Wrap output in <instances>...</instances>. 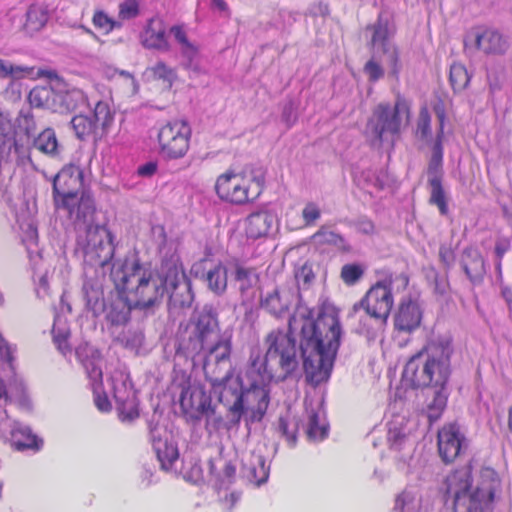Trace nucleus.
<instances>
[{"label":"nucleus","instance_id":"nucleus-30","mask_svg":"<svg viewBox=\"0 0 512 512\" xmlns=\"http://www.w3.org/2000/svg\"><path fill=\"white\" fill-rule=\"evenodd\" d=\"M85 299V308L92 312L94 318H98L106 312L108 305L104 297L102 288H97L94 285L84 284L82 287Z\"/></svg>","mask_w":512,"mask_h":512},{"label":"nucleus","instance_id":"nucleus-26","mask_svg":"<svg viewBox=\"0 0 512 512\" xmlns=\"http://www.w3.org/2000/svg\"><path fill=\"white\" fill-rule=\"evenodd\" d=\"M181 66L189 71L190 78L210 74V67L196 45L187 51H181Z\"/></svg>","mask_w":512,"mask_h":512},{"label":"nucleus","instance_id":"nucleus-37","mask_svg":"<svg viewBox=\"0 0 512 512\" xmlns=\"http://www.w3.org/2000/svg\"><path fill=\"white\" fill-rule=\"evenodd\" d=\"M156 440L153 439V442ZM164 449L160 446H157L156 443H153V448L155 450L158 461L160 462V467L164 471H170L172 465L176 460H178L180 453L176 443L168 442L167 440L163 443Z\"/></svg>","mask_w":512,"mask_h":512},{"label":"nucleus","instance_id":"nucleus-28","mask_svg":"<svg viewBox=\"0 0 512 512\" xmlns=\"http://www.w3.org/2000/svg\"><path fill=\"white\" fill-rule=\"evenodd\" d=\"M479 476L481 481L477 485L483 487V506L485 511L495 501L496 491L500 486L501 480L497 471L490 466H482Z\"/></svg>","mask_w":512,"mask_h":512},{"label":"nucleus","instance_id":"nucleus-12","mask_svg":"<svg viewBox=\"0 0 512 512\" xmlns=\"http://www.w3.org/2000/svg\"><path fill=\"white\" fill-rule=\"evenodd\" d=\"M423 309L411 294L402 297L394 314V329L399 332L412 333L420 327L423 319Z\"/></svg>","mask_w":512,"mask_h":512},{"label":"nucleus","instance_id":"nucleus-39","mask_svg":"<svg viewBox=\"0 0 512 512\" xmlns=\"http://www.w3.org/2000/svg\"><path fill=\"white\" fill-rule=\"evenodd\" d=\"M280 105V120L285 125L286 130H290L298 122L300 100L294 96L287 95Z\"/></svg>","mask_w":512,"mask_h":512},{"label":"nucleus","instance_id":"nucleus-35","mask_svg":"<svg viewBox=\"0 0 512 512\" xmlns=\"http://www.w3.org/2000/svg\"><path fill=\"white\" fill-rule=\"evenodd\" d=\"M145 333L143 329H129L127 334L122 332L113 339V342L120 344L123 348L135 351L136 355H139V350L145 344Z\"/></svg>","mask_w":512,"mask_h":512},{"label":"nucleus","instance_id":"nucleus-47","mask_svg":"<svg viewBox=\"0 0 512 512\" xmlns=\"http://www.w3.org/2000/svg\"><path fill=\"white\" fill-rule=\"evenodd\" d=\"M366 266L360 262L348 263L341 268V278L348 286L358 283L364 276Z\"/></svg>","mask_w":512,"mask_h":512},{"label":"nucleus","instance_id":"nucleus-3","mask_svg":"<svg viewBox=\"0 0 512 512\" xmlns=\"http://www.w3.org/2000/svg\"><path fill=\"white\" fill-rule=\"evenodd\" d=\"M435 100L432 102V110L435 113L438 126L435 138L432 141L431 156L428 160L426 173L428 176L427 185L430 188L429 204L438 208L440 215L448 216L449 196L446 192L444 180V138L445 126L447 122L446 108L444 100L438 92H434Z\"/></svg>","mask_w":512,"mask_h":512},{"label":"nucleus","instance_id":"nucleus-61","mask_svg":"<svg viewBox=\"0 0 512 512\" xmlns=\"http://www.w3.org/2000/svg\"><path fill=\"white\" fill-rule=\"evenodd\" d=\"M460 265L465 275L473 285H480L483 283L484 276L486 274V268H483L482 265L481 268H470L468 263L464 259L460 261Z\"/></svg>","mask_w":512,"mask_h":512},{"label":"nucleus","instance_id":"nucleus-11","mask_svg":"<svg viewBox=\"0 0 512 512\" xmlns=\"http://www.w3.org/2000/svg\"><path fill=\"white\" fill-rule=\"evenodd\" d=\"M110 277L114 282L115 288H120L125 281L126 291H129V283L132 277L139 275L148 267L143 264L139 257V250L134 247L123 259L112 260Z\"/></svg>","mask_w":512,"mask_h":512},{"label":"nucleus","instance_id":"nucleus-40","mask_svg":"<svg viewBox=\"0 0 512 512\" xmlns=\"http://www.w3.org/2000/svg\"><path fill=\"white\" fill-rule=\"evenodd\" d=\"M154 276H156L160 283L154 284L153 295L145 300V303L151 310V314H154V308H158L164 299L166 293H168V285L170 279L164 274V271L160 269L154 270Z\"/></svg>","mask_w":512,"mask_h":512},{"label":"nucleus","instance_id":"nucleus-38","mask_svg":"<svg viewBox=\"0 0 512 512\" xmlns=\"http://www.w3.org/2000/svg\"><path fill=\"white\" fill-rule=\"evenodd\" d=\"M260 306L276 318H282L283 315L289 311L290 301L283 303L278 288H275L274 291L269 293L265 298L261 297Z\"/></svg>","mask_w":512,"mask_h":512},{"label":"nucleus","instance_id":"nucleus-14","mask_svg":"<svg viewBox=\"0 0 512 512\" xmlns=\"http://www.w3.org/2000/svg\"><path fill=\"white\" fill-rule=\"evenodd\" d=\"M237 174L228 170L220 175L215 184L217 196L224 202L235 205H244L250 200L248 198V187H243L236 181Z\"/></svg>","mask_w":512,"mask_h":512},{"label":"nucleus","instance_id":"nucleus-43","mask_svg":"<svg viewBox=\"0 0 512 512\" xmlns=\"http://www.w3.org/2000/svg\"><path fill=\"white\" fill-rule=\"evenodd\" d=\"M472 74L461 63H453L450 67L449 82L454 93L465 90L471 80Z\"/></svg>","mask_w":512,"mask_h":512},{"label":"nucleus","instance_id":"nucleus-19","mask_svg":"<svg viewBox=\"0 0 512 512\" xmlns=\"http://www.w3.org/2000/svg\"><path fill=\"white\" fill-rule=\"evenodd\" d=\"M181 123L187 128L185 133L178 129L173 139L159 144V154L164 160L169 161L183 158L189 149L191 128L186 119L182 120Z\"/></svg>","mask_w":512,"mask_h":512},{"label":"nucleus","instance_id":"nucleus-53","mask_svg":"<svg viewBox=\"0 0 512 512\" xmlns=\"http://www.w3.org/2000/svg\"><path fill=\"white\" fill-rule=\"evenodd\" d=\"M363 72L368 76L370 83H376L385 76V69L376 59L375 51H373L371 58L365 63Z\"/></svg>","mask_w":512,"mask_h":512},{"label":"nucleus","instance_id":"nucleus-55","mask_svg":"<svg viewBox=\"0 0 512 512\" xmlns=\"http://www.w3.org/2000/svg\"><path fill=\"white\" fill-rule=\"evenodd\" d=\"M169 34L172 35L175 41L180 45V52L187 51L196 46L191 42L187 36L184 24H175L169 28Z\"/></svg>","mask_w":512,"mask_h":512},{"label":"nucleus","instance_id":"nucleus-36","mask_svg":"<svg viewBox=\"0 0 512 512\" xmlns=\"http://www.w3.org/2000/svg\"><path fill=\"white\" fill-rule=\"evenodd\" d=\"M311 239L320 245L328 244L335 246L344 253H350L352 251V246L349 243H347L343 235L336 233L334 231H325L323 227L320 228L311 237Z\"/></svg>","mask_w":512,"mask_h":512},{"label":"nucleus","instance_id":"nucleus-52","mask_svg":"<svg viewBox=\"0 0 512 512\" xmlns=\"http://www.w3.org/2000/svg\"><path fill=\"white\" fill-rule=\"evenodd\" d=\"M148 267L144 269L141 276L138 278V283L135 287L129 288L128 294H133L136 300L145 299V288L153 281L154 270L151 269V263H147Z\"/></svg>","mask_w":512,"mask_h":512},{"label":"nucleus","instance_id":"nucleus-4","mask_svg":"<svg viewBox=\"0 0 512 512\" xmlns=\"http://www.w3.org/2000/svg\"><path fill=\"white\" fill-rule=\"evenodd\" d=\"M477 462L473 456L464 466L453 469L445 478L454 486L453 512H484L483 487H473V469Z\"/></svg>","mask_w":512,"mask_h":512},{"label":"nucleus","instance_id":"nucleus-56","mask_svg":"<svg viewBox=\"0 0 512 512\" xmlns=\"http://www.w3.org/2000/svg\"><path fill=\"white\" fill-rule=\"evenodd\" d=\"M250 456L255 465L258 467V471L260 473V477L256 482V486L260 487L267 483L269 479L270 465L267 464L266 457L262 454L256 453V451H252Z\"/></svg>","mask_w":512,"mask_h":512},{"label":"nucleus","instance_id":"nucleus-25","mask_svg":"<svg viewBox=\"0 0 512 512\" xmlns=\"http://www.w3.org/2000/svg\"><path fill=\"white\" fill-rule=\"evenodd\" d=\"M142 80L146 83L152 81H162L164 91H171L174 83L178 80V74L175 68L159 60L154 66L147 67L142 73Z\"/></svg>","mask_w":512,"mask_h":512},{"label":"nucleus","instance_id":"nucleus-16","mask_svg":"<svg viewBox=\"0 0 512 512\" xmlns=\"http://www.w3.org/2000/svg\"><path fill=\"white\" fill-rule=\"evenodd\" d=\"M111 381L114 382V377L111 376ZM139 390L134 389V392L122 394V391L117 388L113 383V398L116 403V410L118 418L121 422L131 423L140 416V400L138 398Z\"/></svg>","mask_w":512,"mask_h":512},{"label":"nucleus","instance_id":"nucleus-33","mask_svg":"<svg viewBox=\"0 0 512 512\" xmlns=\"http://www.w3.org/2000/svg\"><path fill=\"white\" fill-rule=\"evenodd\" d=\"M36 68L34 66L19 65L0 58V78L13 79H35Z\"/></svg>","mask_w":512,"mask_h":512},{"label":"nucleus","instance_id":"nucleus-59","mask_svg":"<svg viewBox=\"0 0 512 512\" xmlns=\"http://www.w3.org/2000/svg\"><path fill=\"white\" fill-rule=\"evenodd\" d=\"M140 14L139 0H124L119 5L118 16L121 20H130Z\"/></svg>","mask_w":512,"mask_h":512},{"label":"nucleus","instance_id":"nucleus-63","mask_svg":"<svg viewBox=\"0 0 512 512\" xmlns=\"http://www.w3.org/2000/svg\"><path fill=\"white\" fill-rule=\"evenodd\" d=\"M184 479L194 485L207 484L204 478L203 468L200 464V460H197L191 468L184 474Z\"/></svg>","mask_w":512,"mask_h":512},{"label":"nucleus","instance_id":"nucleus-49","mask_svg":"<svg viewBox=\"0 0 512 512\" xmlns=\"http://www.w3.org/2000/svg\"><path fill=\"white\" fill-rule=\"evenodd\" d=\"M383 55L387 56L386 62L389 67L388 75L389 77L399 80L400 73L402 71L403 65L400 59V49L397 44H393V46L388 47L387 52H381Z\"/></svg>","mask_w":512,"mask_h":512},{"label":"nucleus","instance_id":"nucleus-62","mask_svg":"<svg viewBox=\"0 0 512 512\" xmlns=\"http://www.w3.org/2000/svg\"><path fill=\"white\" fill-rule=\"evenodd\" d=\"M17 134L15 126L11 123V117L9 112H2L0 110V135L4 138L3 141H10L14 139Z\"/></svg>","mask_w":512,"mask_h":512},{"label":"nucleus","instance_id":"nucleus-29","mask_svg":"<svg viewBox=\"0 0 512 512\" xmlns=\"http://www.w3.org/2000/svg\"><path fill=\"white\" fill-rule=\"evenodd\" d=\"M25 15L24 31L29 34L39 32L48 22L49 6L45 2L32 3L28 7Z\"/></svg>","mask_w":512,"mask_h":512},{"label":"nucleus","instance_id":"nucleus-6","mask_svg":"<svg viewBox=\"0 0 512 512\" xmlns=\"http://www.w3.org/2000/svg\"><path fill=\"white\" fill-rule=\"evenodd\" d=\"M469 443L457 421L444 424L437 432L438 454L446 465L452 464L456 458L465 454Z\"/></svg>","mask_w":512,"mask_h":512},{"label":"nucleus","instance_id":"nucleus-64","mask_svg":"<svg viewBox=\"0 0 512 512\" xmlns=\"http://www.w3.org/2000/svg\"><path fill=\"white\" fill-rule=\"evenodd\" d=\"M229 392L235 396L234 403L231 405L236 409H241L244 411H249L250 407L248 405V395L246 388L238 389L237 387L229 386Z\"/></svg>","mask_w":512,"mask_h":512},{"label":"nucleus","instance_id":"nucleus-21","mask_svg":"<svg viewBox=\"0 0 512 512\" xmlns=\"http://www.w3.org/2000/svg\"><path fill=\"white\" fill-rule=\"evenodd\" d=\"M11 437L13 439L12 446L17 451L32 450L39 452L44 446L43 438L33 433L29 425H23L19 421L14 422Z\"/></svg>","mask_w":512,"mask_h":512},{"label":"nucleus","instance_id":"nucleus-10","mask_svg":"<svg viewBox=\"0 0 512 512\" xmlns=\"http://www.w3.org/2000/svg\"><path fill=\"white\" fill-rule=\"evenodd\" d=\"M366 30L372 31L371 40L367 43L370 50L378 48L381 52H387L388 47L393 46L391 39L397 32L394 16L388 11H380L375 23L368 24Z\"/></svg>","mask_w":512,"mask_h":512},{"label":"nucleus","instance_id":"nucleus-27","mask_svg":"<svg viewBox=\"0 0 512 512\" xmlns=\"http://www.w3.org/2000/svg\"><path fill=\"white\" fill-rule=\"evenodd\" d=\"M206 339L203 337H196L194 330L188 337L174 340L175 355L188 359L192 354V361L195 363L196 357H199L205 350Z\"/></svg>","mask_w":512,"mask_h":512},{"label":"nucleus","instance_id":"nucleus-34","mask_svg":"<svg viewBox=\"0 0 512 512\" xmlns=\"http://www.w3.org/2000/svg\"><path fill=\"white\" fill-rule=\"evenodd\" d=\"M55 94V88L52 85L35 86L27 95V102L30 108H41L52 111V103Z\"/></svg>","mask_w":512,"mask_h":512},{"label":"nucleus","instance_id":"nucleus-5","mask_svg":"<svg viewBox=\"0 0 512 512\" xmlns=\"http://www.w3.org/2000/svg\"><path fill=\"white\" fill-rule=\"evenodd\" d=\"M403 114L406 115L407 120L411 118V101L401 93H397L393 107L388 102H381L373 109L366 128L371 129L373 139L382 144L386 132L400 135Z\"/></svg>","mask_w":512,"mask_h":512},{"label":"nucleus","instance_id":"nucleus-18","mask_svg":"<svg viewBox=\"0 0 512 512\" xmlns=\"http://www.w3.org/2000/svg\"><path fill=\"white\" fill-rule=\"evenodd\" d=\"M53 101L52 112L63 114L75 111L80 104L88 103V98L82 90L69 88L66 82L64 87L55 88Z\"/></svg>","mask_w":512,"mask_h":512},{"label":"nucleus","instance_id":"nucleus-45","mask_svg":"<svg viewBox=\"0 0 512 512\" xmlns=\"http://www.w3.org/2000/svg\"><path fill=\"white\" fill-rule=\"evenodd\" d=\"M159 269L164 271V274L169 279L179 277L180 272L183 274L185 268L178 251L175 250L172 253H166L161 259Z\"/></svg>","mask_w":512,"mask_h":512},{"label":"nucleus","instance_id":"nucleus-22","mask_svg":"<svg viewBox=\"0 0 512 512\" xmlns=\"http://www.w3.org/2000/svg\"><path fill=\"white\" fill-rule=\"evenodd\" d=\"M209 479L206 481L213 489L219 493L221 490H229L236 481V465L232 461H227L222 473L217 470L214 459L208 460Z\"/></svg>","mask_w":512,"mask_h":512},{"label":"nucleus","instance_id":"nucleus-46","mask_svg":"<svg viewBox=\"0 0 512 512\" xmlns=\"http://www.w3.org/2000/svg\"><path fill=\"white\" fill-rule=\"evenodd\" d=\"M417 132L419 134V138L424 140L430 148L432 147L433 137L432 128H431V115L428 110L427 104H423L420 107L419 118L417 121Z\"/></svg>","mask_w":512,"mask_h":512},{"label":"nucleus","instance_id":"nucleus-32","mask_svg":"<svg viewBox=\"0 0 512 512\" xmlns=\"http://www.w3.org/2000/svg\"><path fill=\"white\" fill-rule=\"evenodd\" d=\"M386 177H388V170L386 169L382 168L378 171L364 169L353 176V182L361 190H364L367 186H374L378 190H384L386 187Z\"/></svg>","mask_w":512,"mask_h":512},{"label":"nucleus","instance_id":"nucleus-57","mask_svg":"<svg viewBox=\"0 0 512 512\" xmlns=\"http://www.w3.org/2000/svg\"><path fill=\"white\" fill-rule=\"evenodd\" d=\"M46 78L52 88L64 87L66 80L58 73L57 70L51 68H38L35 73V79Z\"/></svg>","mask_w":512,"mask_h":512},{"label":"nucleus","instance_id":"nucleus-44","mask_svg":"<svg viewBox=\"0 0 512 512\" xmlns=\"http://www.w3.org/2000/svg\"><path fill=\"white\" fill-rule=\"evenodd\" d=\"M265 221L261 209L250 213L246 218V237L252 240L265 237Z\"/></svg>","mask_w":512,"mask_h":512},{"label":"nucleus","instance_id":"nucleus-2","mask_svg":"<svg viewBox=\"0 0 512 512\" xmlns=\"http://www.w3.org/2000/svg\"><path fill=\"white\" fill-rule=\"evenodd\" d=\"M431 334H434L433 330ZM453 341L450 332L427 337L423 347L408 359L402 371V380H409L412 390H433V399L427 405L430 425L442 417L448 405L453 372L451 360L455 352Z\"/></svg>","mask_w":512,"mask_h":512},{"label":"nucleus","instance_id":"nucleus-60","mask_svg":"<svg viewBox=\"0 0 512 512\" xmlns=\"http://www.w3.org/2000/svg\"><path fill=\"white\" fill-rule=\"evenodd\" d=\"M415 496L412 492L403 491L395 499L394 510L400 512H417L414 506Z\"/></svg>","mask_w":512,"mask_h":512},{"label":"nucleus","instance_id":"nucleus-51","mask_svg":"<svg viewBox=\"0 0 512 512\" xmlns=\"http://www.w3.org/2000/svg\"><path fill=\"white\" fill-rule=\"evenodd\" d=\"M277 355L280 356V367L285 371H291V374L295 376L298 381L301 379L302 374L298 371L299 361L295 353H290L288 348H283Z\"/></svg>","mask_w":512,"mask_h":512},{"label":"nucleus","instance_id":"nucleus-48","mask_svg":"<svg viewBox=\"0 0 512 512\" xmlns=\"http://www.w3.org/2000/svg\"><path fill=\"white\" fill-rule=\"evenodd\" d=\"M70 124L75 131L76 137L84 141L90 134H95L94 122L88 119L87 115L78 114L72 117Z\"/></svg>","mask_w":512,"mask_h":512},{"label":"nucleus","instance_id":"nucleus-20","mask_svg":"<svg viewBox=\"0 0 512 512\" xmlns=\"http://www.w3.org/2000/svg\"><path fill=\"white\" fill-rule=\"evenodd\" d=\"M191 323L196 331V337L207 340L216 328L219 329L218 312L214 305L206 303L201 311H198L197 305L191 314Z\"/></svg>","mask_w":512,"mask_h":512},{"label":"nucleus","instance_id":"nucleus-31","mask_svg":"<svg viewBox=\"0 0 512 512\" xmlns=\"http://www.w3.org/2000/svg\"><path fill=\"white\" fill-rule=\"evenodd\" d=\"M205 281L209 290L217 296H222L227 290L228 268L222 261H219L214 268L206 273Z\"/></svg>","mask_w":512,"mask_h":512},{"label":"nucleus","instance_id":"nucleus-13","mask_svg":"<svg viewBox=\"0 0 512 512\" xmlns=\"http://www.w3.org/2000/svg\"><path fill=\"white\" fill-rule=\"evenodd\" d=\"M84 230L85 235L78 234L76 236V248L74 250V253L76 254L78 252V249H81L84 256L90 254L91 243L97 241L100 237H102L100 235V232L103 231L105 232L108 238V244L111 246V251L109 253V256L100 262V266L104 268L110 265V263L114 259L116 245L114 243L115 235L109 229L108 225L106 223L100 224L97 222H93L86 224Z\"/></svg>","mask_w":512,"mask_h":512},{"label":"nucleus","instance_id":"nucleus-41","mask_svg":"<svg viewBox=\"0 0 512 512\" xmlns=\"http://www.w3.org/2000/svg\"><path fill=\"white\" fill-rule=\"evenodd\" d=\"M33 146L45 154L55 156L58 153L59 142L54 129H44L33 139Z\"/></svg>","mask_w":512,"mask_h":512},{"label":"nucleus","instance_id":"nucleus-7","mask_svg":"<svg viewBox=\"0 0 512 512\" xmlns=\"http://www.w3.org/2000/svg\"><path fill=\"white\" fill-rule=\"evenodd\" d=\"M124 283L125 281L122 283V285H124ZM115 290L117 295L115 298H112L109 303H107L108 308L105 315V320L111 326H127L131 322L133 310H143L147 313L151 311L145 303V300L130 299L125 286L115 288Z\"/></svg>","mask_w":512,"mask_h":512},{"label":"nucleus","instance_id":"nucleus-17","mask_svg":"<svg viewBox=\"0 0 512 512\" xmlns=\"http://www.w3.org/2000/svg\"><path fill=\"white\" fill-rule=\"evenodd\" d=\"M139 37L142 46L146 49H154L162 52H168L171 49L162 20L155 21L154 18H150L144 30L140 32Z\"/></svg>","mask_w":512,"mask_h":512},{"label":"nucleus","instance_id":"nucleus-54","mask_svg":"<svg viewBox=\"0 0 512 512\" xmlns=\"http://www.w3.org/2000/svg\"><path fill=\"white\" fill-rule=\"evenodd\" d=\"M375 273H376V275H383L384 278L381 280H378L375 284H373L369 288L368 292L371 295H374L377 292L388 291V290H391V292H393V283H394L393 273L389 269H379V270H376Z\"/></svg>","mask_w":512,"mask_h":512},{"label":"nucleus","instance_id":"nucleus-58","mask_svg":"<svg viewBox=\"0 0 512 512\" xmlns=\"http://www.w3.org/2000/svg\"><path fill=\"white\" fill-rule=\"evenodd\" d=\"M236 371L235 366H231L229 370L226 372L223 378H214L211 377L207 372L204 373L205 380L211 384L212 391L217 393L218 389L225 390L228 389L230 385L228 383L234 378Z\"/></svg>","mask_w":512,"mask_h":512},{"label":"nucleus","instance_id":"nucleus-9","mask_svg":"<svg viewBox=\"0 0 512 512\" xmlns=\"http://www.w3.org/2000/svg\"><path fill=\"white\" fill-rule=\"evenodd\" d=\"M472 44L487 55H504L510 47L508 38L496 29L473 27L464 38V45Z\"/></svg>","mask_w":512,"mask_h":512},{"label":"nucleus","instance_id":"nucleus-50","mask_svg":"<svg viewBox=\"0 0 512 512\" xmlns=\"http://www.w3.org/2000/svg\"><path fill=\"white\" fill-rule=\"evenodd\" d=\"M290 412H291V406L289 405L286 413L284 415L281 414L279 416L278 425H277L276 430H277V432H279L281 434V436L283 438H285L288 445L291 448H294L298 442V435L296 434V432L293 429L289 430Z\"/></svg>","mask_w":512,"mask_h":512},{"label":"nucleus","instance_id":"nucleus-24","mask_svg":"<svg viewBox=\"0 0 512 512\" xmlns=\"http://www.w3.org/2000/svg\"><path fill=\"white\" fill-rule=\"evenodd\" d=\"M73 209L67 210L69 215L76 212V221L84 225L96 222L95 213L97 211L96 202L91 188L84 189L77 199L73 200Z\"/></svg>","mask_w":512,"mask_h":512},{"label":"nucleus","instance_id":"nucleus-8","mask_svg":"<svg viewBox=\"0 0 512 512\" xmlns=\"http://www.w3.org/2000/svg\"><path fill=\"white\" fill-rule=\"evenodd\" d=\"M76 171L77 165L70 162L52 176V196L56 209H73L72 202L79 195V188L73 186Z\"/></svg>","mask_w":512,"mask_h":512},{"label":"nucleus","instance_id":"nucleus-15","mask_svg":"<svg viewBox=\"0 0 512 512\" xmlns=\"http://www.w3.org/2000/svg\"><path fill=\"white\" fill-rule=\"evenodd\" d=\"M172 385L181 389L179 405L182 414L194 425L200 423L203 418L201 415L197 412L189 413L190 409L195 408L193 399L195 391L192 390L191 375L186 370H179L178 374L172 378Z\"/></svg>","mask_w":512,"mask_h":512},{"label":"nucleus","instance_id":"nucleus-42","mask_svg":"<svg viewBox=\"0 0 512 512\" xmlns=\"http://www.w3.org/2000/svg\"><path fill=\"white\" fill-rule=\"evenodd\" d=\"M372 305H377V312L380 314L378 320H381L383 326L387 325L391 310L394 305V296L391 290L377 292L371 296Z\"/></svg>","mask_w":512,"mask_h":512},{"label":"nucleus","instance_id":"nucleus-23","mask_svg":"<svg viewBox=\"0 0 512 512\" xmlns=\"http://www.w3.org/2000/svg\"><path fill=\"white\" fill-rule=\"evenodd\" d=\"M304 408L308 415V423L305 430L310 442H321L328 438L330 425L328 422L320 423L319 411L313 407V400L306 396L304 398Z\"/></svg>","mask_w":512,"mask_h":512},{"label":"nucleus","instance_id":"nucleus-1","mask_svg":"<svg viewBox=\"0 0 512 512\" xmlns=\"http://www.w3.org/2000/svg\"><path fill=\"white\" fill-rule=\"evenodd\" d=\"M340 312L329 297L321 295L317 316L310 307L300 313L304 324L299 333L298 349L306 383L314 388L331 378L345 334Z\"/></svg>","mask_w":512,"mask_h":512}]
</instances>
